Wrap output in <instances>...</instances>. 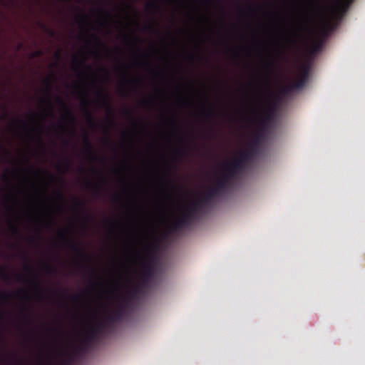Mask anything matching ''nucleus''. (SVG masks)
I'll return each mask as SVG.
<instances>
[{
	"label": "nucleus",
	"mask_w": 365,
	"mask_h": 365,
	"mask_svg": "<svg viewBox=\"0 0 365 365\" xmlns=\"http://www.w3.org/2000/svg\"><path fill=\"white\" fill-rule=\"evenodd\" d=\"M65 144H66V145H68V140H66V141H65Z\"/></svg>",
	"instance_id": "680f3d73"
},
{
	"label": "nucleus",
	"mask_w": 365,
	"mask_h": 365,
	"mask_svg": "<svg viewBox=\"0 0 365 365\" xmlns=\"http://www.w3.org/2000/svg\"><path fill=\"white\" fill-rule=\"evenodd\" d=\"M128 304V297H120V302L118 306L112 312L108 313L102 322H104L108 328L110 325L123 319L127 312Z\"/></svg>",
	"instance_id": "39448f33"
},
{
	"label": "nucleus",
	"mask_w": 365,
	"mask_h": 365,
	"mask_svg": "<svg viewBox=\"0 0 365 365\" xmlns=\"http://www.w3.org/2000/svg\"><path fill=\"white\" fill-rule=\"evenodd\" d=\"M103 71H106V73L108 74V71H106V68H103Z\"/></svg>",
	"instance_id": "69168bd1"
},
{
	"label": "nucleus",
	"mask_w": 365,
	"mask_h": 365,
	"mask_svg": "<svg viewBox=\"0 0 365 365\" xmlns=\"http://www.w3.org/2000/svg\"><path fill=\"white\" fill-rule=\"evenodd\" d=\"M115 49H116L117 51H120V48H118V47H117Z\"/></svg>",
	"instance_id": "13d9d810"
},
{
	"label": "nucleus",
	"mask_w": 365,
	"mask_h": 365,
	"mask_svg": "<svg viewBox=\"0 0 365 365\" xmlns=\"http://www.w3.org/2000/svg\"><path fill=\"white\" fill-rule=\"evenodd\" d=\"M48 175H50V177L53 178L52 175H51V173H48Z\"/></svg>",
	"instance_id": "774afa93"
},
{
	"label": "nucleus",
	"mask_w": 365,
	"mask_h": 365,
	"mask_svg": "<svg viewBox=\"0 0 365 365\" xmlns=\"http://www.w3.org/2000/svg\"><path fill=\"white\" fill-rule=\"evenodd\" d=\"M108 121H109V123H110L111 125H113L115 124V122H114V120H113V118H110V119L108 120Z\"/></svg>",
	"instance_id": "37998d69"
},
{
	"label": "nucleus",
	"mask_w": 365,
	"mask_h": 365,
	"mask_svg": "<svg viewBox=\"0 0 365 365\" xmlns=\"http://www.w3.org/2000/svg\"><path fill=\"white\" fill-rule=\"evenodd\" d=\"M22 43H19L18 46V50L21 49L22 48Z\"/></svg>",
	"instance_id": "de8ad7c7"
},
{
	"label": "nucleus",
	"mask_w": 365,
	"mask_h": 365,
	"mask_svg": "<svg viewBox=\"0 0 365 365\" xmlns=\"http://www.w3.org/2000/svg\"><path fill=\"white\" fill-rule=\"evenodd\" d=\"M125 114H126L127 115H128L130 118H133V114H132V113H131L130 110H125Z\"/></svg>",
	"instance_id": "ea45409f"
},
{
	"label": "nucleus",
	"mask_w": 365,
	"mask_h": 365,
	"mask_svg": "<svg viewBox=\"0 0 365 365\" xmlns=\"http://www.w3.org/2000/svg\"><path fill=\"white\" fill-rule=\"evenodd\" d=\"M71 165V161L68 159H66L65 161V170L67 171L69 170Z\"/></svg>",
	"instance_id": "473e14b6"
},
{
	"label": "nucleus",
	"mask_w": 365,
	"mask_h": 365,
	"mask_svg": "<svg viewBox=\"0 0 365 365\" xmlns=\"http://www.w3.org/2000/svg\"><path fill=\"white\" fill-rule=\"evenodd\" d=\"M83 143L85 149L88 154L91 160H96V155L94 152L93 146L91 143V139L89 135L87 133H85L83 135Z\"/></svg>",
	"instance_id": "4468645a"
},
{
	"label": "nucleus",
	"mask_w": 365,
	"mask_h": 365,
	"mask_svg": "<svg viewBox=\"0 0 365 365\" xmlns=\"http://www.w3.org/2000/svg\"><path fill=\"white\" fill-rule=\"evenodd\" d=\"M2 319H3V315L1 314H0V321H1Z\"/></svg>",
	"instance_id": "6e6d98bb"
},
{
	"label": "nucleus",
	"mask_w": 365,
	"mask_h": 365,
	"mask_svg": "<svg viewBox=\"0 0 365 365\" xmlns=\"http://www.w3.org/2000/svg\"><path fill=\"white\" fill-rule=\"evenodd\" d=\"M86 187L88 189H93L94 192H95V194L98 195V193H99V187L98 185H94L91 181H87L86 182Z\"/></svg>",
	"instance_id": "aec40b11"
},
{
	"label": "nucleus",
	"mask_w": 365,
	"mask_h": 365,
	"mask_svg": "<svg viewBox=\"0 0 365 365\" xmlns=\"http://www.w3.org/2000/svg\"><path fill=\"white\" fill-rule=\"evenodd\" d=\"M145 286L142 285V283L134 286L131 289L126 292L125 294L122 295L121 297H128V304L130 305L131 302L134 299L138 294L141 292L142 287H145Z\"/></svg>",
	"instance_id": "2eb2a0df"
},
{
	"label": "nucleus",
	"mask_w": 365,
	"mask_h": 365,
	"mask_svg": "<svg viewBox=\"0 0 365 365\" xmlns=\"http://www.w3.org/2000/svg\"><path fill=\"white\" fill-rule=\"evenodd\" d=\"M103 71H106V73L108 74V71H106V68H103Z\"/></svg>",
	"instance_id": "338daca9"
},
{
	"label": "nucleus",
	"mask_w": 365,
	"mask_h": 365,
	"mask_svg": "<svg viewBox=\"0 0 365 365\" xmlns=\"http://www.w3.org/2000/svg\"><path fill=\"white\" fill-rule=\"evenodd\" d=\"M300 36V29H297L294 34L292 38H289V41L291 44H295Z\"/></svg>",
	"instance_id": "a211bd4d"
},
{
	"label": "nucleus",
	"mask_w": 365,
	"mask_h": 365,
	"mask_svg": "<svg viewBox=\"0 0 365 365\" xmlns=\"http://www.w3.org/2000/svg\"><path fill=\"white\" fill-rule=\"evenodd\" d=\"M72 133H73V135L76 134V130L74 128L72 130Z\"/></svg>",
	"instance_id": "3c124183"
},
{
	"label": "nucleus",
	"mask_w": 365,
	"mask_h": 365,
	"mask_svg": "<svg viewBox=\"0 0 365 365\" xmlns=\"http://www.w3.org/2000/svg\"><path fill=\"white\" fill-rule=\"evenodd\" d=\"M58 197L61 199V200H63L64 198V196L63 195V193L61 192H58Z\"/></svg>",
	"instance_id": "79ce46f5"
},
{
	"label": "nucleus",
	"mask_w": 365,
	"mask_h": 365,
	"mask_svg": "<svg viewBox=\"0 0 365 365\" xmlns=\"http://www.w3.org/2000/svg\"><path fill=\"white\" fill-rule=\"evenodd\" d=\"M75 206L77 207L84 208L86 207V203L83 200L76 199Z\"/></svg>",
	"instance_id": "bb28decb"
},
{
	"label": "nucleus",
	"mask_w": 365,
	"mask_h": 365,
	"mask_svg": "<svg viewBox=\"0 0 365 365\" xmlns=\"http://www.w3.org/2000/svg\"><path fill=\"white\" fill-rule=\"evenodd\" d=\"M141 103H142V104L145 105V104H147V103H148V101L147 100H145V99H143V100L141 101Z\"/></svg>",
	"instance_id": "a18cd8bd"
},
{
	"label": "nucleus",
	"mask_w": 365,
	"mask_h": 365,
	"mask_svg": "<svg viewBox=\"0 0 365 365\" xmlns=\"http://www.w3.org/2000/svg\"><path fill=\"white\" fill-rule=\"evenodd\" d=\"M41 27L43 29V31L47 33L51 37H53L55 36L56 35V33L55 31L51 29H49L48 28L45 24H41Z\"/></svg>",
	"instance_id": "412c9836"
},
{
	"label": "nucleus",
	"mask_w": 365,
	"mask_h": 365,
	"mask_svg": "<svg viewBox=\"0 0 365 365\" xmlns=\"http://www.w3.org/2000/svg\"><path fill=\"white\" fill-rule=\"evenodd\" d=\"M84 268H85V269H90V268H89V267H84ZM91 270L92 271V272H93V269H91Z\"/></svg>",
	"instance_id": "4d7b16f0"
},
{
	"label": "nucleus",
	"mask_w": 365,
	"mask_h": 365,
	"mask_svg": "<svg viewBox=\"0 0 365 365\" xmlns=\"http://www.w3.org/2000/svg\"><path fill=\"white\" fill-rule=\"evenodd\" d=\"M91 38L95 41V42L97 44L103 46V48H105L106 50V51H108V49H107L106 45L102 42V41L101 40V38L98 36L93 34V35L91 36Z\"/></svg>",
	"instance_id": "4be33fe9"
},
{
	"label": "nucleus",
	"mask_w": 365,
	"mask_h": 365,
	"mask_svg": "<svg viewBox=\"0 0 365 365\" xmlns=\"http://www.w3.org/2000/svg\"><path fill=\"white\" fill-rule=\"evenodd\" d=\"M147 8L148 9L153 10L155 11H157L159 9V6H158V4L155 1H153V2L149 3L147 5Z\"/></svg>",
	"instance_id": "5701e85b"
},
{
	"label": "nucleus",
	"mask_w": 365,
	"mask_h": 365,
	"mask_svg": "<svg viewBox=\"0 0 365 365\" xmlns=\"http://www.w3.org/2000/svg\"><path fill=\"white\" fill-rule=\"evenodd\" d=\"M46 85V92H47V94H48V98L46 99V102L48 103V105L50 106V107L51 108V101H50V95H51V82H50V80L49 79H46L44 81Z\"/></svg>",
	"instance_id": "f3484780"
},
{
	"label": "nucleus",
	"mask_w": 365,
	"mask_h": 365,
	"mask_svg": "<svg viewBox=\"0 0 365 365\" xmlns=\"http://www.w3.org/2000/svg\"><path fill=\"white\" fill-rule=\"evenodd\" d=\"M201 210L199 202L194 201L190 203L186 207L180 217L173 222L170 231H178L190 225Z\"/></svg>",
	"instance_id": "f03ea898"
},
{
	"label": "nucleus",
	"mask_w": 365,
	"mask_h": 365,
	"mask_svg": "<svg viewBox=\"0 0 365 365\" xmlns=\"http://www.w3.org/2000/svg\"><path fill=\"white\" fill-rule=\"evenodd\" d=\"M37 140L40 143H43V140L41 138V132L38 135Z\"/></svg>",
	"instance_id": "4c0bfd02"
},
{
	"label": "nucleus",
	"mask_w": 365,
	"mask_h": 365,
	"mask_svg": "<svg viewBox=\"0 0 365 365\" xmlns=\"http://www.w3.org/2000/svg\"><path fill=\"white\" fill-rule=\"evenodd\" d=\"M73 68L85 66V61L79 60L77 57L73 58Z\"/></svg>",
	"instance_id": "6ab92c4d"
},
{
	"label": "nucleus",
	"mask_w": 365,
	"mask_h": 365,
	"mask_svg": "<svg viewBox=\"0 0 365 365\" xmlns=\"http://www.w3.org/2000/svg\"><path fill=\"white\" fill-rule=\"evenodd\" d=\"M10 230L14 234H19V232L18 226L14 224L10 225Z\"/></svg>",
	"instance_id": "c756f323"
},
{
	"label": "nucleus",
	"mask_w": 365,
	"mask_h": 365,
	"mask_svg": "<svg viewBox=\"0 0 365 365\" xmlns=\"http://www.w3.org/2000/svg\"><path fill=\"white\" fill-rule=\"evenodd\" d=\"M21 279H22V277L19 275L17 277V280L21 281Z\"/></svg>",
	"instance_id": "09e8293b"
},
{
	"label": "nucleus",
	"mask_w": 365,
	"mask_h": 365,
	"mask_svg": "<svg viewBox=\"0 0 365 365\" xmlns=\"http://www.w3.org/2000/svg\"><path fill=\"white\" fill-rule=\"evenodd\" d=\"M42 53H43L42 51L37 50V51H36L32 53L31 57H33V58L38 57V56H41Z\"/></svg>",
	"instance_id": "7c9ffc66"
},
{
	"label": "nucleus",
	"mask_w": 365,
	"mask_h": 365,
	"mask_svg": "<svg viewBox=\"0 0 365 365\" xmlns=\"http://www.w3.org/2000/svg\"><path fill=\"white\" fill-rule=\"evenodd\" d=\"M221 192H222L218 188L214 186L208 189L205 194L195 202H199L200 207L202 208L204 205L209 203L213 198L219 196Z\"/></svg>",
	"instance_id": "9d476101"
},
{
	"label": "nucleus",
	"mask_w": 365,
	"mask_h": 365,
	"mask_svg": "<svg viewBox=\"0 0 365 365\" xmlns=\"http://www.w3.org/2000/svg\"><path fill=\"white\" fill-rule=\"evenodd\" d=\"M91 347V346H87L86 345L84 344L83 339L80 346L78 347V350L80 352L84 353V352H86L88 350V349H89Z\"/></svg>",
	"instance_id": "393cba45"
},
{
	"label": "nucleus",
	"mask_w": 365,
	"mask_h": 365,
	"mask_svg": "<svg viewBox=\"0 0 365 365\" xmlns=\"http://www.w3.org/2000/svg\"><path fill=\"white\" fill-rule=\"evenodd\" d=\"M215 112H214V109H213V107L212 106H211L210 107V108L208 110H207V111L205 112V116L207 118H210L211 117L213 116Z\"/></svg>",
	"instance_id": "cd10ccee"
},
{
	"label": "nucleus",
	"mask_w": 365,
	"mask_h": 365,
	"mask_svg": "<svg viewBox=\"0 0 365 365\" xmlns=\"http://www.w3.org/2000/svg\"><path fill=\"white\" fill-rule=\"evenodd\" d=\"M4 180H8V178H7V176L4 175Z\"/></svg>",
	"instance_id": "5fc2aeb1"
},
{
	"label": "nucleus",
	"mask_w": 365,
	"mask_h": 365,
	"mask_svg": "<svg viewBox=\"0 0 365 365\" xmlns=\"http://www.w3.org/2000/svg\"><path fill=\"white\" fill-rule=\"evenodd\" d=\"M83 103L86 106L85 112H86V114L87 116L88 124L92 128L96 127L97 126L96 120L93 113L88 108L89 100L88 98L85 99V101H83Z\"/></svg>",
	"instance_id": "dca6fc26"
},
{
	"label": "nucleus",
	"mask_w": 365,
	"mask_h": 365,
	"mask_svg": "<svg viewBox=\"0 0 365 365\" xmlns=\"http://www.w3.org/2000/svg\"><path fill=\"white\" fill-rule=\"evenodd\" d=\"M190 58L192 61L194 59V56L193 55H190Z\"/></svg>",
	"instance_id": "8fccbe9b"
},
{
	"label": "nucleus",
	"mask_w": 365,
	"mask_h": 365,
	"mask_svg": "<svg viewBox=\"0 0 365 365\" xmlns=\"http://www.w3.org/2000/svg\"><path fill=\"white\" fill-rule=\"evenodd\" d=\"M123 38H124V39H125V40H128V37H127V36H125L123 37Z\"/></svg>",
	"instance_id": "052dcab7"
},
{
	"label": "nucleus",
	"mask_w": 365,
	"mask_h": 365,
	"mask_svg": "<svg viewBox=\"0 0 365 365\" xmlns=\"http://www.w3.org/2000/svg\"><path fill=\"white\" fill-rule=\"evenodd\" d=\"M31 282L35 285V287H36L37 289H39L40 288V285L38 283H37L35 281H31Z\"/></svg>",
	"instance_id": "a19ab883"
},
{
	"label": "nucleus",
	"mask_w": 365,
	"mask_h": 365,
	"mask_svg": "<svg viewBox=\"0 0 365 365\" xmlns=\"http://www.w3.org/2000/svg\"><path fill=\"white\" fill-rule=\"evenodd\" d=\"M1 149L4 150V151L5 152L6 154H9V150L3 145L1 142H0V150Z\"/></svg>",
	"instance_id": "c9c22d12"
},
{
	"label": "nucleus",
	"mask_w": 365,
	"mask_h": 365,
	"mask_svg": "<svg viewBox=\"0 0 365 365\" xmlns=\"http://www.w3.org/2000/svg\"><path fill=\"white\" fill-rule=\"evenodd\" d=\"M86 18H87V17H86V16L84 14H83L80 16V23H81V24H83L84 23V21L86 19Z\"/></svg>",
	"instance_id": "f704fd0d"
},
{
	"label": "nucleus",
	"mask_w": 365,
	"mask_h": 365,
	"mask_svg": "<svg viewBox=\"0 0 365 365\" xmlns=\"http://www.w3.org/2000/svg\"><path fill=\"white\" fill-rule=\"evenodd\" d=\"M159 244L155 242L148 248L142 260L143 272L140 275L141 283L143 286H148L154 276L157 264L156 252L158 250Z\"/></svg>",
	"instance_id": "f257e3e1"
},
{
	"label": "nucleus",
	"mask_w": 365,
	"mask_h": 365,
	"mask_svg": "<svg viewBox=\"0 0 365 365\" xmlns=\"http://www.w3.org/2000/svg\"><path fill=\"white\" fill-rule=\"evenodd\" d=\"M24 269H25V270H26V272H31V267H30L29 265H28V264H26V265L24 266Z\"/></svg>",
	"instance_id": "58836bf2"
},
{
	"label": "nucleus",
	"mask_w": 365,
	"mask_h": 365,
	"mask_svg": "<svg viewBox=\"0 0 365 365\" xmlns=\"http://www.w3.org/2000/svg\"><path fill=\"white\" fill-rule=\"evenodd\" d=\"M10 294L5 292H0V298L4 300H6L9 298Z\"/></svg>",
	"instance_id": "2f4dec72"
},
{
	"label": "nucleus",
	"mask_w": 365,
	"mask_h": 365,
	"mask_svg": "<svg viewBox=\"0 0 365 365\" xmlns=\"http://www.w3.org/2000/svg\"><path fill=\"white\" fill-rule=\"evenodd\" d=\"M115 200H119V196H118V195H115Z\"/></svg>",
	"instance_id": "864d4df0"
},
{
	"label": "nucleus",
	"mask_w": 365,
	"mask_h": 365,
	"mask_svg": "<svg viewBox=\"0 0 365 365\" xmlns=\"http://www.w3.org/2000/svg\"><path fill=\"white\" fill-rule=\"evenodd\" d=\"M277 106L275 103H271L264 110L263 114L258 118L259 129L255 133H261L265 138L266 133L269 131L276 118Z\"/></svg>",
	"instance_id": "7ed1b4c3"
},
{
	"label": "nucleus",
	"mask_w": 365,
	"mask_h": 365,
	"mask_svg": "<svg viewBox=\"0 0 365 365\" xmlns=\"http://www.w3.org/2000/svg\"><path fill=\"white\" fill-rule=\"evenodd\" d=\"M322 48V43L321 42H318L312 48V51L313 53H316V52H318L320 51Z\"/></svg>",
	"instance_id": "c85d7f7f"
},
{
	"label": "nucleus",
	"mask_w": 365,
	"mask_h": 365,
	"mask_svg": "<svg viewBox=\"0 0 365 365\" xmlns=\"http://www.w3.org/2000/svg\"><path fill=\"white\" fill-rule=\"evenodd\" d=\"M232 181L222 172V175L216 179L215 186L222 192L232 185Z\"/></svg>",
	"instance_id": "ddd939ff"
},
{
	"label": "nucleus",
	"mask_w": 365,
	"mask_h": 365,
	"mask_svg": "<svg viewBox=\"0 0 365 365\" xmlns=\"http://www.w3.org/2000/svg\"><path fill=\"white\" fill-rule=\"evenodd\" d=\"M272 63H269V67L270 68V67H272Z\"/></svg>",
	"instance_id": "bf43d9fd"
},
{
	"label": "nucleus",
	"mask_w": 365,
	"mask_h": 365,
	"mask_svg": "<svg viewBox=\"0 0 365 365\" xmlns=\"http://www.w3.org/2000/svg\"><path fill=\"white\" fill-rule=\"evenodd\" d=\"M245 168L246 165L237 158L232 162L225 164L222 167V172L232 180H234L239 174L242 173Z\"/></svg>",
	"instance_id": "6e6552de"
},
{
	"label": "nucleus",
	"mask_w": 365,
	"mask_h": 365,
	"mask_svg": "<svg viewBox=\"0 0 365 365\" xmlns=\"http://www.w3.org/2000/svg\"><path fill=\"white\" fill-rule=\"evenodd\" d=\"M309 74V65L303 66L299 70V78L292 83L285 85L281 90V94L284 96H287L294 90L302 88L307 81Z\"/></svg>",
	"instance_id": "423d86ee"
},
{
	"label": "nucleus",
	"mask_w": 365,
	"mask_h": 365,
	"mask_svg": "<svg viewBox=\"0 0 365 365\" xmlns=\"http://www.w3.org/2000/svg\"><path fill=\"white\" fill-rule=\"evenodd\" d=\"M44 269L45 271L48 273V274H53V273H55L56 269L55 267L48 264H45L44 265Z\"/></svg>",
	"instance_id": "b1692460"
},
{
	"label": "nucleus",
	"mask_w": 365,
	"mask_h": 365,
	"mask_svg": "<svg viewBox=\"0 0 365 365\" xmlns=\"http://www.w3.org/2000/svg\"><path fill=\"white\" fill-rule=\"evenodd\" d=\"M56 58H60V56H61V53H60V51H57V52L56 53Z\"/></svg>",
	"instance_id": "c03bdc74"
},
{
	"label": "nucleus",
	"mask_w": 365,
	"mask_h": 365,
	"mask_svg": "<svg viewBox=\"0 0 365 365\" xmlns=\"http://www.w3.org/2000/svg\"><path fill=\"white\" fill-rule=\"evenodd\" d=\"M264 139L262 137L261 133H254L248 147L239 154L237 158L247 165V163L257 153L259 148Z\"/></svg>",
	"instance_id": "20e7f679"
},
{
	"label": "nucleus",
	"mask_w": 365,
	"mask_h": 365,
	"mask_svg": "<svg viewBox=\"0 0 365 365\" xmlns=\"http://www.w3.org/2000/svg\"><path fill=\"white\" fill-rule=\"evenodd\" d=\"M104 14H106V16H108V17L110 16V13L108 11H104Z\"/></svg>",
	"instance_id": "49530a36"
},
{
	"label": "nucleus",
	"mask_w": 365,
	"mask_h": 365,
	"mask_svg": "<svg viewBox=\"0 0 365 365\" xmlns=\"http://www.w3.org/2000/svg\"><path fill=\"white\" fill-rule=\"evenodd\" d=\"M145 30L146 31L152 32L154 31L153 26L151 24H148L145 26Z\"/></svg>",
	"instance_id": "72a5a7b5"
},
{
	"label": "nucleus",
	"mask_w": 365,
	"mask_h": 365,
	"mask_svg": "<svg viewBox=\"0 0 365 365\" xmlns=\"http://www.w3.org/2000/svg\"><path fill=\"white\" fill-rule=\"evenodd\" d=\"M59 237L61 239H63L64 244L72 251L76 252L81 258L83 259H87L88 256L85 253L83 247L78 243L73 241H70L65 238V234L64 232H61L58 235Z\"/></svg>",
	"instance_id": "1a4fd4ad"
},
{
	"label": "nucleus",
	"mask_w": 365,
	"mask_h": 365,
	"mask_svg": "<svg viewBox=\"0 0 365 365\" xmlns=\"http://www.w3.org/2000/svg\"><path fill=\"white\" fill-rule=\"evenodd\" d=\"M30 240H31V241H33V240H34V237H30Z\"/></svg>",
	"instance_id": "e2e57ef3"
},
{
	"label": "nucleus",
	"mask_w": 365,
	"mask_h": 365,
	"mask_svg": "<svg viewBox=\"0 0 365 365\" xmlns=\"http://www.w3.org/2000/svg\"><path fill=\"white\" fill-rule=\"evenodd\" d=\"M106 144H110V142L108 140H106Z\"/></svg>",
	"instance_id": "603ef678"
},
{
	"label": "nucleus",
	"mask_w": 365,
	"mask_h": 365,
	"mask_svg": "<svg viewBox=\"0 0 365 365\" xmlns=\"http://www.w3.org/2000/svg\"><path fill=\"white\" fill-rule=\"evenodd\" d=\"M106 329V323L98 320L96 325L91 326L88 329L83 337L84 344L87 346H93L99 340L101 334Z\"/></svg>",
	"instance_id": "0eeeda50"
},
{
	"label": "nucleus",
	"mask_w": 365,
	"mask_h": 365,
	"mask_svg": "<svg viewBox=\"0 0 365 365\" xmlns=\"http://www.w3.org/2000/svg\"><path fill=\"white\" fill-rule=\"evenodd\" d=\"M103 71H106V73L108 74V71H106V68H103Z\"/></svg>",
	"instance_id": "0e129e2a"
},
{
	"label": "nucleus",
	"mask_w": 365,
	"mask_h": 365,
	"mask_svg": "<svg viewBox=\"0 0 365 365\" xmlns=\"http://www.w3.org/2000/svg\"><path fill=\"white\" fill-rule=\"evenodd\" d=\"M99 98V104L101 107H104L108 110V112L110 113L112 112V107L110 103V99L103 88H99L96 93Z\"/></svg>",
	"instance_id": "f8f14e48"
},
{
	"label": "nucleus",
	"mask_w": 365,
	"mask_h": 365,
	"mask_svg": "<svg viewBox=\"0 0 365 365\" xmlns=\"http://www.w3.org/2000/svg\"><path fill=\"white\" fill-rule=\"evenodd\" d=\"M56 101L64 111L63 118L71 123L74 124L76 123V117L73 113L68 108L66 102L60 96H57Z\"/></svg>",
	"instance_id": "9b49d317"
},
{
	"label": "nucleus",
	"mask_w": 365,
	"mask_h": 365,
	"mask_svg": "<svg viewBox=\"0 0 365 365\" xmlns=\"http://www.w3.org/2000/svg\"><path fill=\"white\" fill-rule=\"evenodd\" d=\"M81 298V296L80 295H76L74 297H72V299L74 301V302H78L79 301Z\"/></svg>",
	"instance_id": "e433bc0d"
},
{
	"label": "nucleus",
	"mask_w": 365,
	"mask_h": 365,
	"mask_svg": "<svg viewBox=\"0 0 365 365\" xmlns=\"http://www.w3.org/2000/svg\"><path fill=\"white\" fill-rule=\"evenodd\" d=\"M0 276L4 279H7L9 277V274L6 272L5 268L0 266Z\"/></svg>",
	"instance_id": "a878e982"
}]
</instances>
